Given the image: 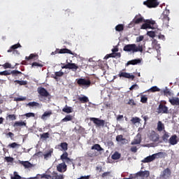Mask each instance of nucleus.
<instances>
[{
	"label": "nucleus",
	"mask_w": 179,
	"mask_h": 179,
	"mask_svg": "<svg viewBox=\"0 0 179 179\" xmlns=\"http://www.w3.org/2000/svg\"><path fill=\"white\" fill-rule=\"evenodd\" d=\"M0 75L1 76H8V75H22V72L16 70H13L11 71H3L0 72Z\"/></svg>",
	"instance_id": "nucleus-12"
},
{
	"label": "nucleus",
	"mask_w": 179,
	"mask_h": 179,
	"mask_svg": "<svg viewBox=\"0 0 179 179\" xmlns=\"http://www.w3.org/2000/svg\"><path fill=\"white\" fill-rule=\"evenodd\" d=\"M58 54H70L71 55H73L72 51L67 48L58 49Z\"/></svg>",
	"instance_id": "nucleus-19"
},
{
	"label": "nucleus",
	"mask_w": 179,
	"mask_h": 179,
	"mask_svg": "<svg viewBox=\"0 0 179 179\" xmlns=\"http://www.w3.org/2000/svg\"><path fill=\"white\" fill-rule=\"evenodd\" d=\"M169 15H170V10L165 9L161 15V20L163 22V25L166 27H169V22H170Z\"/></svg>",
	"instance_id": "nucleus-4"
},
{
	"label": "nucleus",
	"mask_w": 179,
	"mask_h": 179,
	"mask_svg": "<svg viewBox=\"0 0 179 179\" xmlns=\"http://www.w3.org/2000/svg\"><path fill=\"white\" fill-rule=\"evenodd\" d=\"M73 162V159H71V158L68 157L64 160V164L67 163V164H71Z\"/></svg>",
	"instance_id": "nucleus-59"
},
{
	"label": "nucleus",
	"mask_w": 179,
	"mask_h": 179,
	"mask_svg": "<svg viewBox=\"0 0 179 179\" xmlns=\"http://www.w3.org/2000/svg\"><path fill=\"white\" fill-rule=\"evenodd\" d=\"M136 177H138L136 174V175L131 174L129 175V178H124L123 179H134V178H136Z\"/></svg>",
	"instance_id": "nucleus-63"
},
{
	"label": "nucleus",
	"mask_w": 179,
	"mask_h": 179,
	"mask_svg": "<svg viewBox=\"0 0 179 179\" xmlns=\"http://www.w3.org/2000/svg\"><path fill=\"white\" fill-rule=\"evenodd\" d=\"M6 136H9V138H10V139H13V136H15V134L12 132H8L6 134Z\"/></svg>",
	"instance_id": "nucleus-61"
},
{
	"label": "nucleus",
	"mask_w": 179,
	"mask_h": 179,
	"mask_svg": "<svg viewBox=\"0 0 179 179\" xmlns=\"http://www.w3.org/2000/svg\"><path fill=\"white\" fill-rule=\"evenodd\" d=\"M92 150H97V152H101L103 150V148L99 144H95L92 147Z\"/></svg>",
	"instance_id": "nucleus-35"
},
{
	"label": "nucleus",
	"mask_w": 179,
	"mask_h": 179,
	"mask_svg": "<svg viewBox=\"0 0 179 179\" xmlns=\"http://www.w3.org/2000/svg\"><path fill=\"white\" fill-rule=\"evenodd\" d=\"M159 157H163V152H159L156 154H153L152 155H150L145 157L142 162L143 163H150V162H153L155 159H159Z\"/></svg>",
	"instance_id": "nucleus-5"
},
{
	"label": "nucleus",
	"mask_w": 179,
	"mask_h": 179,
	"mask_svg": "<svg viewBox=\"0 0 179 179\" xmlns=\"http://www.w3.org/2000/svg\"><path fill=\"white\" fill-rule=\"evenodd\" d=\"M55 79H57V77L58 78L62 77V76L64 75V72L62 71V70H60V71L55 72Z\"/></svg>",
	"instance_id": "nucleus-47"
},
{
	"label": "nucleus",
	"mask_w": 179,
	"mask_h": 179,
	"mask_svg": "<svg viewBox=\"0 0 179 179\" xmlns=\"http://www.w3.org/2000/svg\"><path fill=\"white\" fill-rule=\"evenodd\" d=\"M157 129L158 132H162V131L164 132V131H166L164 129V124L162 122V121H159L157 122Z\"/></svg>",
	"instance_id": "nucleus-21"
},
{
	"label": "nucleus",
	"mask_w": 179,
	"mask_h": 179,
	"mask_svg": "<svg viewBox=\"0 0 179 179\" xmlns=\"http://www.w3.org/2000/svg\"><path fill=\"white\" fill-rule=\"evenodd\" d=\"M57 170L59 173L66 171V164H65V162L61 163L59 165H57Z\"/></svg>",
	"instance_id": "nucleus-15"
},
{
	"label": "nucleus",
	"mask_w": 179,
	"mask_h": 179,
	"mask_svg": "<svg viewBox=\"0 0 179 179\" xmlns=\"http://www.w3.org/2000/svg\"><path fill=\"white\" fill-rule=\"evenodd\" d=\"M151 139L153 142H157L159 141V136H157V134H152Z\"/></svg>",
	"instance_id": "nucleus-53"
},
{
	"label": "nucleus",
	"mask_w": 179,
	"mask_h": 179,
	"mask_svg": "<svg viewBox=\"0 0 179 179\" xmlns=\"http://www.w3.org/2000/svg\"><path fill=\"white\" fill-rule=\"evenodd\" d=\"M8 148H11L12 149H15V148H20V144H17V143H13L8 145Z\"/></svg>",
	"instance_id": "nucleus-46"
},
{
	"label": "nucleus",
	"mask_w": 179,
	"mask_h": 179,
	"mask_svg": "<svg viewBox=\"0 0 179 179\" xmlns=\"http://www.w3.org/2000/svg\"><path fill=\"white\" fill-rule=\"evenodd\" d=\"M144 24H143L141 27V29L142 30H146L148 29H155V27H153V26H155V24H156V22L153 20H144Z\"/></svg>",
	"instance_id": "nucleus-3"
},
{
	"label": "nucleus",
	"mask_w": 179,
	"mask_h": 179,
	"mask_svg": "<svg viewBox=\"0 0 179 179\" xmlns=\"http://www.w3.org/2000/svg\"><path fill=\"white\" fill-rule=\"evenodd\" d=\"M63 113H66V114H71L73 110L72 109V107L68 106V105H66L65 108L62 109Z\"/></svg>",
	"instance_id": "nucleus-30"
},
{
	"label": "nucleus",
	"mask_w": 179,
	"mask_h": 179,
	"mask_svg": "<svg viewBox=\"0 0 179 179\" xmlns=\"http://www.w3.org/2000/svg\"><path fill=\"white\" fill-rule=\"evenodd\" d=\"M150 92H152V93H155V92H159L160 89H159V87H157V86H154L152 87H151L149 90Z\"/></svg>",
	"instance_id": "nucleus-52"
},
{
	"label": "nucleus",
	"mask_w": 179,
	"mask_h": 179,
	"mask_svg": "<svg viewBox=\"0 0 179 179\" xmlns=\"http://www.w3.org/2000/svg\"><path fill=\"white\" fill-rule=\"evenodd\" d=\"M27 106H29V107H39L40 103L38 102L32 101L28 103Z\"/></svg>",
	"instance_id": "nucleus-44"
},
{
	"label": "nucleus",
	"mask_w": 179,
	"mask_h": 179,
	"mask_svg": "<svg viewBox=\"0 0 179 179\" xmlns=\"http://www.w3.org/2000/svg\"><path fill=\"white\" fill-rule=\"evenodd\" d=\"M10 179H22V176H20L19 174H17V172H14V176H10Z\"/></svg>",
	"instance_id": "nucleus-48"
},
{
	"label": "nucleus",
	"mask_w": 179,
	"mask_h": 179,
	"mask_svg": "<svg viewBox=\"0 0 179 179\" xmlns=\"http://www.w3.org/2000/svg\"><path fill=\"white\" fill-rule=\"evenodd\" d=\"M110 174H111V172H104L103 173H102L101 178H104L106 177H108Z\"/></svg>",
	"instance_id": "nucleus-60"
},
{
	"label": "nucleus",
	"mask_w": 179,
	"mask_h": 179,
	"mask_svg": "<svg viewBox=\"0 0 179 179\" xmlns=\"http://www.w3.org/2000/svg\"><path fill=\"white\" fill-rule=\"evenodd\" d=\"M171 171L170 170V169L166 168V169H164L162 173H161V177L162 178H164V177H166V176H171Z\"/></svg>",
	"instance_id": "nucleus-25"
},
{
	"label": "nucleus",
	"mask_w": 179,
	"mask_h": 179,
	"mask_svg": "<svg viewBox=\"0 0 179 179\" xmlns=\"http://www.w3.org/2000/svg\"><path fill=\"white\" fill-rule=\"evenodd\" d=\"M4 160L7 162V163H13V157H6Z\"/></svg>",
	"instance_id": "nucleus-54"
},
{
	"label": "nucleus",
	"mask_w": 179,
	"mask_h": 179,
	"mask_svg": "<svg viewBox=\"0 0 179 179\" xmlns=\"http://www.w3.org/2000/svg\"><path fill=\"white\" fill-rule=\"evenodd\" d=\"M143 22H145V20H143V17H138V15H136L134 19L132 20V22L129 24V26H135V24H139V23H143Z\"/></svg>",
	"instance_id": "nucleus-13"
},
{
	"label": "nucleus",
	"mask_w": 179,
	"mask_h": 179,
	"mask_svg": "<svg viewBox=\"0 0 179 179\" xmlns=\"http://www.w3.org/2000/svg\"><path fill=\"white\" fill-rule=\"evenodd\" d=\"M77 85L82 87L83 86L84 87H90V85H92V81L89 79L85 78H78L76 80Z\"/></svg>",
	"instance_id": "nucleus-7"
},
{
	"label": "nucleus",
	"mask_w": 179,
	"mask_h": 179,
	"mask_svg": "<svg viewBox=\"0 0 179 179\" xmlns=\"http://www.w3.org/2000/svg\"><path fill=\"white\" fill-rule=\"evenodd\" d=\"M20 47H22V45H20V43H17L15 45H12L10 49L8 50H7V52H12V51H13V50H16L17 48H20Z\"/></svg>",
	"instance_id": "nucleus-33"
},
{
	"label": "nucleus",
	"mask_w": 179,
	"mask_h": 179,
	"mask_svg": "<svg viewBox=\"0 0 179 179\" xmlns=\"http://www.w3.org/2000/svg\"><path fill=\"white\" fill-rule=\"evenodd\" d=\"M169 143L170 145H177L178 143V138L177 137V135L174 134L171 136V138L169 139Z\"/></svg>",
	"instance_id": "nucleus-14"
},
{
	"label": "nucleus",
	"mask_w": 179,
	"mask_h": 179,
	"mask_svg": "<svg viewBox=\"0 0 179 179\" xmlns=\"http://www.w3.org/2000/svg\"><path fill=\"white\" fill-rule=\"evenodd\" d=\"M141 102L143 103L144 104L148 103V98L146 97V95L141 96Z\"/></svg>",
	"instance_id": "nucleus-51"
},
{
	"label": "nucleus",
	"mask_w": 179,
	"mask_h": 179,
	"mask_svg": "<svg viewBox=\"0 0 179 179\" xmlns=\"http://www.w3.org/2000/svg\"><path fill=\"white\" fill-rule=\"evenodd\" d=\"M143 38H144L143 36H140L136 38V42L141 43V41H143Z\"/></svg>",
	"instance_id": "nucleus-62"
},
{
	"label": "nucleus",
	"mask_w": 179,
	"mask_h": 179,
	"mask_svg": "<svg viewBox=\"0 0 179 179\" xmlns=\"http://www.w3.org/2000/svg\"><path fill=\"white\" fill-rule=\"evenodd\" d=\"M73 117L71 115H67L62 120V122H68V121H72Z\"/></svg>",
	"instance_id": "nucleus-36"
},
{
	"label": "nucleus",
	"mask_w": 179,
	"mask_h": 179,
	"mask_svg": "<svg viewBox=\"0 0 179 179\" xmlns=\"http://www.w3.org/2000/svg\"><path fill=\"white\" fill-rule=\"evenodd\" d=\"M41 178L52 179V175L43 174L40 176Z\"/></svg>",
	"instance_id": "nucleus-55"
},
{
	"label": "nucleus",
	"mask_w": 179,
	"mask_h": 179,
	"mask_svg": "<svg viewBox=\"0 0 179 179\" xmlns=\"http://www.w3.org/2000/svg\"><path fill=\"white\" fill-rule=\"evenodd\" d=\"M2 66L4 68V69H8V68H12V64H10V63L6 62L4 64H3Z\"/></svg>",
	"instance_id": "nucleus-56"
},
{
	"label": "nucleus",
	"mask_w": 179,
	"mask_h": 179,
	"mask_svg": "<svg viewBox=\"0 0 179 179\" xmlns=\"http://www.w3.org/2000/svg\"><path fill=\"white\" fill-rule=\"evenodd\" d=\"M15 83H17L20 86H26L27 81L16 80L14 81Z\"/></svg>",
	"instance_id": "nucleus-42"
},
{
	"label": "nucleus",
	"mask_w": 179,
	"mask_h": 179,
	"mask_svg": "<svg viewBox=\"0 0 179 179\" xmlns=\"http://www.w3.org/2000/svg\"><path fill=\"white\" fill-rule=\"evenodd\" d=\"M20 163L24 166V169H31V167H34V165H33L29 161H21Z\"/></svg>",
	"instance_id": "nucleus-18"
},
{
	"label": "nucleus",
	"mask_w": 179,
	"mask_h": 179,
	"mask_svg": "<svg viewBox=\"0 0 179 179\" xmlns=\"http://www.w3.org/2000/svg\"><path fill=\"white\" fill-rule=\"evenodd\" d=\"M123 50L126 52H143V45H138L136 46V44H128L124 45Z\"/></svg>",
	"instance_id": "nucleus-1"
},
{
	"label": "nucleus",
	"mask_w": 179,
	"mask_h": 179,
	"mask_svg": "<svg viewBox=\"0 0 179 179\" xmlns=\"http://www.w3.org/2000/svg\"><path fill=\"white\" fill-rule=\"evenodd\" d=\"M117 76L119 78H124L125 79H131V80H134L135 79V76L131 75V73L124 72L122 71H120L119 72V73L117 74Z\"/></svg>",
	"instance_id": "nucleus-10"
},
{
	"label": "nucleus",
	"mask_w": 179,
	"mask_h": 179,
	"mask_svg": "<svg viewBox=\"0 0 179 179\" xmlns=\"http://www.w3.org/2000/svg\"><path fill=\"white\" fill-rule=\"evenodd\" d=\"M79 66L75 63H68L64 66H62V69H72V71H78Z\"/></svg>",
	"instance_id": "nucleus-11"
},
{
	"label": "nucleus",
	"mask_w": 179,
	"mask_h": 179,
	"mask_svg": "<svg viewBox=\"0 0 179 179\" xmlns=\"http://www.w3.org/2000/svg\"><path fill=\"white\" fill-rule=\"evenodd\" d=\"M167 102L166 101H162L158 108H157V114H169V107L166 106Z\"/></svg>",
	"instance_id": "nucleus-2"
},
{
	"label": "nucleus",
	"mask_w": 179,
	"mask_h": 179,
	"mask_svg": "<svg viewBox=\"0 0 179 179\" xmlns=\"http://www.w3.org/2000/svg\"><path fill=\"white\" fill-rule=\"evenodd\" d=\"M149 176H150L149 171H140L136 173L137 177H149Z\"/></svg>",
	"instance_id": "nucleus-22"
},
{
	"label": "nucleus",
	"mask_w": 179,
	"mask_h": 179,
	"mask_svg": "<svg viewBox=\"0 0 179 179\" xmlns=\"http://www.w3.org/2000/svg\"><path fill=\"white\" fill-rule=\"evenodd\" d=\"M164 96H171V92L169 89H166L164 90Z\"/></svg>",
	"instance_id": "nucleus-57"
},
{
	"label": "nucleus",
	"mask_w": 179,
	"mask_h": 179,
	"mask_svg": "<svg viewBox=\"0 0 179 179\" xmlns=\"http://www.w3.org/2000/svg\"><path fill=\"white\" fill-rule=\"evenodd\" d=\"M112 159L113 160H118V159H120L121 157V154H120L118 152H115L113 155H112Z\"/></svg>",
	"instance_id": "nucleus-40"
},
{
	"label": "nucleus",
	"mask_w": 179,
	"mask_h": 179,
	"mask_svg": "<svg viewBox=\"0 0 179 179\" xmlns=\"http://www.w3.org/2000/svg\"><path fill=\"white\" fill-rule=\"evenodd\" d=\"M48 138H50V133L48 132L40 134V139H42V141H45L46 139H48Z\"/></svg>",
	"instance_id": "nucleus-34"
},
{
	"label": "nucleus",
	"mask_w": 179,
	"mask_h": 179,
	"mask_svg": "<svg viewBox=\"0 0 179 179\" xmlns=\"http://www.w3.org/2000/svg\"><path fill=\"white\" fill-rule=\"evenodd\" d=\"M24 117H27V118H31L36 117V114H34V113H25L24 115H23Z\"/></svg>",
	"instance_id": "nucleus-49"
},
{
	"label": "nucleus",
	"mask_w": 179,
	"mask_h": 179,
	"mask_svg": "<svg viewBox=\"0 0 179 179\" xmlns=\"http://www.w3.org/2000/svg\"><path fill=\"white\" fill-rule=\"evenodd\" d=\"M117 121H124V115H118L116 117Z\"/></svg>",
	"instance_id": "nucleus-58"
},
{
	"label": "nucleus",
	"mask_w": 179,
	"mask_h": 179,
	"mask_svg": "<svg viewBox=\"0 0 179 179\" xmlns=\"http://www.w3.org/2000/svg\"><path fill=\"white\" fill-rule=\"evenodd\" d=\"M52 179H64V176L62 175H59L56 172H52Z\"/></svg>",
	"instance_id": "nucleus-32"
},
{
	"label": "nucleus",
	"mask_w": 179,
	"mask_h": 179,
	"mask_svg": "<svg viewBox=\"0 0 179 179\" xmlns=\"http://www.w3.org/2000/svg\"><path fill=\"white\" fill-rule=\"evenodd\" d=\"M128 104H129L130 106H135L136 103H135V101L134 99H130L128 101Z\"/></svg>",
	"instance_id": "nucleus-64"
},
{
	"label": "nucleus",
	"mask_w": 179,
	"mask_h": 179,
	"mask_svg": "<svg viewBox=\"0 0 179 179\" xmlns=\"http://www.w3.org/2000/svg\"><path fill=\"white\" fill-rule=\"evenodd\" d=\"M52 115V111L49 110V111H45L44 113L41 115V120H45V117H51Z\"/></svg>",
	"instance_id": "nucleus-31"
},
{
	"label": "nucleus",
	"mask_w": 179,
	"mask_h": 179,
	"mask_svg": "<svg viewBox=\"0 0 179 179\" xmlns=\"http://www.w3.org/2000/svg\"><path fill=\"white\" fill-rule=\"evenodd\" d=\"M116 31H124V24H119L115 27Z\"/></svg>",
	"instance_id": "nucleus-43"
},
{
	"label": "nucleus",
	"mask_w": 179,
	"mask_h": 179,
	"mask_svg": "<svg viewBox=\"0 0 179 179\" xmlns=\"http://www.w3.org/2000/svg\"><path fill=\"white\" fill-rule=\"evenodd\" d=\"M90 121L94 122V124L96 125V128H104L106 127V120H100L99 118L97 117H90Z\"/></svg>",
	"instance_id": "nucleus-8"
},
{
	"label": "nucleus",
	"mask_w": 179,
	"mask_h": 179,
	"mask_svg": "<svg viewBox=\"0 0 179 179\" xmlns=\"http://www.w3.org/2000/svg\"><path fill=\"white\" fill-rule=\"evenodd\" d=\"M61 160L63 162V163H65V160L68 159V152L65 151L60 157Z\"/></svg>",
	"instance_id": "nucleus-41"
},
{
	"label": "nucleus",
	"mask_w": 179,
	"mask_h": 179,
	"mask_svg": "<svg viewBox=\"0 0 179 179\" xmlns=\"http://www.w3.org/2000/svg\"><path fill=\"white\" fill-rule=\"evenodd\" d=\"M58 147L61 148L62 149H60V150H64V152H66V150H68V144L65 142L61 143Z\"/></svg>",
	"instance_id": "nucleus-29"
},
{
	"label": "nucleus",
	"mask_w": 179,
	"mask_h": 179,
	"mask_svg": "<svg viewBox=\"0 0 179 179\" xmlns=\"http://www.w3.org/2000/svg\"><path fill=\"white\" fill-rule=\"evenodd\" d=\"M77 100H78V101H80V103H89V98L85 95H83V96H78L77 98Z\"/></svg>",
	"instance_id": "nucleus-24"
},
{
	"label": "nucleus",
	"mask_w": 179,
	"mask_h": 179,
	"mask_svg": "<svg viewBox=\"0 0 179 179\" xmlns=\"http://www.w3.org/2000/svg\"><path fill=\"white\" fill-rule=\"evenodd\" d=\"M34 58H36L37 59L38 58V55L32 53L29 57H25V59H27V61H30V59H34Z\"/></svg>",
	"instance_id": "nucleus-39"
},
{
	"label": "nucleus",
	"mask_w": 179,
	"mask_h": 179,
	"mask_svg": "<svg viewBox=\"0 0 179 179\" xmlns=\"http://www.w3.org/2000/svg\"><path fill=\"white\" fill-rule=\"evenodd\" d=\"M52 153H54V149L51 148L46 154L43 155L45 160H48L52 156Z\"/></svg>",
	"instance_id": "nucleus-26"
},
{
	"label": "nucleus",
	"mask_w": 179,
	"mask_h": 179,
	"mask_svg": "<svg viewBox=\"0 0 179 179\" xmlns=\"http://www.w3.org/2000/svg\"><path fill=\"white\" fill-rule=\"evenodd\" d=\"M31 66L33 67V68H34V66H39V68H43V66H44V65L43 64H40V63H38V62H33L32 64H31Z\"/></svg>",
	"instance_id": "nucleus-50"
},
{
	"label": "nucleus",
	"mask_w": 179,
	"mask_h": 179,
	"mask_svg": "<svg viewBox=\"0 0 179 179\" xmlns=\"http://www.w3.org/2000/svg\"><path fill=\"white\" fill-rule=\"evenodd\" d=\"M138 64H141V59H135L127 62L126 66H128L129 65H138Z\"/></svg>",
	"instance_id": "nucleus-20"
},
{
	"label": "nucleus",
	"mask_w": 179,
	"mask_h": 179,
	"mask_svg": "<svg viewBox=\"0 0 179 179\" xmlns=\"http://www.w3.org/2000/svg\"><path fill=\"white\" fill-rule=\"evenodd\" d=\"M37 92L38 93V97L41 100V101H43V97H48L50 96V92L45 90V88L43 87H38Z\"/></svg>",
	"instance_id": "nucleus-6"
},
{
	"label": "nucleus",
	"mask_w": 179,
	"mask_h": 179,
	"mask_svg": "<svg viewBox=\"0 0 179 179\" xmlns=\"http://www.w3.org/2000/svg\"><path fill=\"white\" fill-rule=\"evenodd\" d=\"M130 121L131 124L135 125V124H139L141 122V118L138 117H132Z\"/></svg>",
	"instance_id": "nucleus-38"
},
{
	"label": "nucleus",
	"mask_w": 179,
	"mask_h": 179,
	"mask_svg": "<svg viewBox=\"0 0 179 179\" xmlns=\"http://www.w3.org/2000/svg\"><path fill=\"white\" fill-rule=\"evenodd\" d=\"M143 5H145L148 8H157V6H159V1L157 0H147L143 2Z\"/></svg>",
	"instance_id": "nucleus-9"
},
{
	"label": "nucleus",
	"mask_w": 179,
	"mask_h": 179,
	"mask_svg": "<svg viewBox=\"0 0 179 179\" xmlns=\"http://www.w3.org/2000/svg\"><path fill=\"white\" fill-rule=\"evenodd\" d=\"M6 120L8 121L9 120L10 121H15L16 120V115L15 114H7V116L6 117Z\"/></svg>",
	"instance_id": "nucleus-37"
},
{
	"label": "nucleus",
	"mask_w": 179,
	"mask_h": 179,
	"mask_svg": "<svg viewBox=\"0 0 179 179\" xmlns=\"http://www.w3.org/2000/svg\"><path fill=\"white\" fill-rule=\"evenodd\" d=\"M141 142H142V137L141 136V134H138L131 142V145H139Z\"/></svg>",
	"instance_id": "nucleus-17"
},
{
	"label": "nucleus",
	"mask_w": 179,
	"mask_h": 179,
	"mask_svg": "<svg viewBox=\"0 0 179 179\" xmlns=\"http://www.w3.org/2000/svg\"><path fill=\"white\" fill-rule=\"evenodd\" d=\"M27 124L24 122L22 121H16L15 123L13 124V127L14 128H16L17 127H26Z\"/></svg>",
	"instance_id": "nucleus-27"
},
{
	"label": "nucleus",
	"mask_w": 179,
	"mask_h": 179,
	"mask_svg": "<svg viewBox=\"0 0 179 179\" xmlns=\"http://www.w3.org/2000/svg\"><path fill=\"white\" fill-rule=\"evenodd\" d=\"M163 134L162 141H164V142H167V141H169V138H170V134L169 132L166 131V130H164Z\"/></svg>",
	"instance_id": "nucleus-28"
},
{
	"label": "nucleus",
	"mask_w": 179,
	"mask_h": 179,
	"mask_svg": "<svg viewBox=\"0 0 179 179\" xmlns=\"http://www.w3.org/2000/svg\"><path fill=\"white\" fill-rule=\"evenodd\" d=\"M116 141L117 142H120L122 145L128 143V140H127V138H124V136H122V134L117 135L116 136Z\"/></svg>",
	"instance_id": "nucleus-16"
},
{
	"label": "nucleus",
	"mask_w": 179,
	"mask_h": 179,
	"mask_svg": "<svg viewBox=\"0 0 179 179\" xmlns=\"http://www.w3.org/2000/svg\"><path fill=\"white\" fill-rule=\"evenodd\" d=\"M147 36L151 37V38H155V37H156V32L153 31H149L147 32Z\"/></svg>",
	"instance_id": "nucleus-45"
},
{
	"label": "nucleus",
	"mask_w": 179,
	"mask_h": 179,
	"mask_svg": "<svg viewBox=\"0 0 179 179\" xmlns=\"http://www.w3.org/2000/svg\"><path fill=\"white\" fill-rule=\"evenodd\" d=\"M152 45L153 48H155V50H160V48H161L160 43H159L157 40H156L155 38L152 39Z\"/></svg>",
	"instance_id": "nucleus-23"
}]
</instances>
